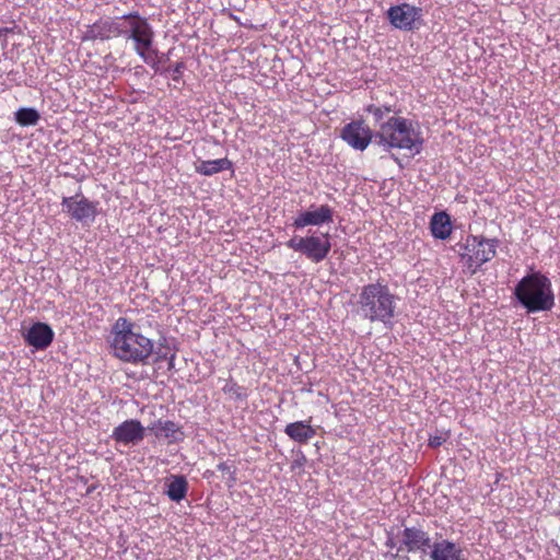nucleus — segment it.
<instances>
[{"mask_svg":"<svg viewBox=\"0 0 560 560\" xmlns=\"http://www.w3.org/2000/svg\"><path fill=\"white\" fill-rule=\"evenodd\" d=\"M217 469L229 476V487H231L236 481V468L234 465L222 462L217 465Z\"/></svg>","mask_w":560,"mask_h":560,"instance_id":"26","label":"nucleus"},{"mask_svg":"<svg viewBox=\"0 0 560 560\" xmlns=\"http://www.w3.org/2000/svg\"><path fill=\"white\" fill-rule=\"evenodd\" d=\"M373 131L363 120H352L346 124L340 138L352 149L364 151L374 139Z\"/></svg>","mask_w":560,"mask_h":560,"instance_id":"10","label":"nucleus"},{"mask_svg":"<svg viewBox=\"0 0 560 560\" xmlns=\"http://www.w3.org/2000/svg\"><path fill=\"white\" fill-rule=\"evenodd\" d=\"M365 110L373 115L375 121L378 125L383 122L382 120L385 115L389 113H396V110L390 105L376 106L374 104H371L366 107Z\"/></svg>","mask_w":560,"mask_h":560,"instance_id":"24","label":"nucleus"},{"mask_svg":"<svg viewBox=\"0 0 560 560\" xmlns=\"http://www.w3.org/2000/svg\"><path fill=\"white\" fill-rule=\"evenodd\" d=\"M15 121L23 126H35L40 119V115L34 107H21L14 113Z\"/></svg>","mask_w":560,"mask_h":560,"instance_id":"22","label":"nucleus"},{"mask_svg":"<svg viewBox=\"0 0 560 560\" xmlns=\"http://www.w3.org/2000/svg\"><path fill=\"white\" fill-rule=\"evenodd\" d=\"M445 441L446 436L443 434L431 435L429 438V446L432 448H436L441 446Z\"/></svg>","mask_w":560,"mask_h":560,"instance_id":"29","label":"nucleus"},{"mask_svg":"<svg viewBox=\"0 0 560 560\" xmlns=\"http://www.w3.org/2000/svg\"><path fill=\"white\" fill-rule=\"evenodd\" d=\"M498 244V238L468 235L465 243L456 244V250L469 275H475L485 262L495 256Z\"/></svg>","mask_w":560,"mask_h":560,"instance_id":"5","label":"nucleus"},{"mask_svg":"<svg viewBox=\"0 0 560 560\" xmlns=\"http://www.w3.org/2000/svg\"><path fill=\"white\" fill-rule=\"evenodd\" d=\"M334 221V209L329 205H312L307 210L300 211L293 219L292 226L296 230L306 226H322Z\"/></svg>","mask_w":560,"mask_h":560,"instance_id":"11","label":"nucleus"},{"mask_svg":"<svg viewBox=\"0 0 560 560\" xmlns=\"http://www.w3.org/2000/svg\"><path fill=\"white\" fill-rule=\"evenodd\" d=\"M62 211L82 226H91L98 215V202L90 200L81 190L70 197H62Z\"/></svg>","mask_w":560,"mask_h":560,"instance_id":"8","label":"nucleus"},{"mask_svg":"<svg viewBox=\"0 0 560 560\" xmlns=\"http://www.w3.org/2000/svg\"><path fill=\"white\" fill-rule=\"evenodd\" d=\"M125 19L124 36L133 44V50L139 57H143V49H151L155 33L148 19L139 12L132 11L122 15Z\"/></svg>","mask_w":560,"mask_h":560,"instance_id":"6","label":"nucleus"},{"mask_svg":"<svg viewBox=\"0 0 560 560\" xmlns=\"http://www.w3.org/2000/svg\"><path fill=\"white\" fill-rule=\"evenodd\" d=\"M222 390L233 397L237 401H245L248 397L246 388L243 386H240L236 382H234L232 378L226 381L225 385L223 386Z\"/></svg>","mask_w":560,"mask_h":560,"instance_id":"23","label":"nucleus"},{"mask_svg":"<svg viewBox=\"0 0 560 560\" xmlns=\"http://www.w3.org/2000/svg\"><path fill=\"white\" fill-rule=\"evenodd\" d=\"M2 538H3V535H2V533L0 532V541L2 540Z\"/></svg>","mask_w":560,"mask_h":560,"instance_id":"35","label":"nucleus"},{"mask_svg":"<svg viewBox=\"0 0 560 560\" xmlns=\"http://www.w3.org/2000/svg\"><path fill=\"white\" fill-rule=\"evenodd\" d=\"M168 60L167 55L165 54H159L156 61H159V68H161V65Z\"/></svg>","mask_w":560,"mask_h":560,"instance_id":"32","label":"nucleus"},{"mask_svg":"<svg viewBox=\"0 0 560 560\" xmlns=\"http://www.w3.org/2000/svg\"><path fill=\"white\" fill-rule=\"evenodd\" d=\"M145 436V428L137 419H128L114 428L110 439L116 445L137 446Z\"/></svg>","mask_w":560,"mask_h":560,"instance_id":"12","label":"nucleus"},{"mask_svg":"<svg viewBox=\"0 0 560 560\" xmlns=\"http://www.w3.org/2000/svg\"><path fill=\"white\" fill-rule=\"evenodd\" d=\"M233 162L228 158L217 160H198L195 163V171L203 176H213L223 171H233Z\"/></svg>","mask_w":560,"mask_h":560,"instance_id":"17","label":"nucleus"},{"mask_svg":"<svg viewBox=\"0 0 560 560\" xmlns=\"http://www.w3.org/2000/svg\"><path fill=\"white\" fill-rule=\"evenodd\" d=\"M100 33L102 34L101 40H107L112 37L124 36L125 19L122 16L116 19H108L105 21H97Z\"/></svg>","mask_w":560,"mask_h":560,"instance_id":"21","label":"nucleus"},{"mask_svg":"<svg viewBox=\"0 0 560 560\" xmlns=\"http://www.w3.org/2000/svg\"><path fill=\"white\" fill-rule=\"evenodd\" d=\"M55 332L46 323L37 322L33 324L24 334L25 342L36 350L47 349L52 340Z\"/></svg>","mask_w":560,"mask_h":560,"instance_id":"14","label":"nucleus"},{"mask_svg":"<svg viewBox=\"0 0 560 560\" xmlns=\"http://www.w3.org/2000/svg\"><path fill=\"white\" fill-rule=\"evenodd\" d=\"M385 546L387 548H395L399 546V538L397 537V535L395 536L393 532H387L386 534V540H385Z\"/></svg>","mask_w":560,"mask_h":560,"instance_id":"30","label":"nucleus"},{"mask_svg":"<svg viewBox=\"0 0 560 560\" xmlns=\"http://www.w3.org/2000/svg\"><path fill=\"white\" fill-rule=\"evenodd\" d=\"M100 26L98 22H95L94 24L90 25L84 34V39H101L102 34L100 33Z\"/></svg>","mask_w":560,"mask_h":560,"instance_id":"27","label":"nucleus"},{"mask_svg":"<svg viewBox=\"0 0 560 560\" xmlns=\"http://www.w3.org/2000/svg\"><path fill=\"white\" fill-rule=\"evenodd\" d=\"M143 57H140L148 66H150L154 72H161V68H159V61H156V58L159 56V50L151 47V49H143Z\"/></svg>","mask_w":560,"mask_h":560,"instance_id":"25","label":"nucleus"},{"mask_svg":"<svg viewBox=\"0 0 560 560\" xmlns=\"http://www.w3.org/2000/svg\"><path fill=\"white\" fill-rule=\"evenodd\" d=\"M303 462H305V456L302 454L301 459H296L292 464V469H295L296 467H301L303 465Z\"/></svg>","mask_w":560,"mask_h":560,"instance_id":"33","label":"nucleus"},{"mask_svg":"<svg viewBox=\"0 0 560 560\" xmlns=\"http://www.w3.org/2000/svg\"><path fill=\"white\" fill-rule=\"evenodd\" d=\"M422 10L409 3L393 5L387 10V19L390 24L399 30L411 31L415 22L421 18Z\"/></svg>","mask_w":560,"mask_h":560,"instance_id":"13","label":"nucleus"},{"mask_svg":"<svg viewBox=\"0 0 560 560\" xmlns=\"http://www.w3.org/2000/svg\"><path fill=\"white\" fill-rule=\"evenodd\" d=\"M165 493L170 500L180 502L185 499L188 491V482L183 475H172L166 479Z\"/></svg>","mask_w":560,"mask_h":560,"instance_id":"19","label":"nucleus"},{"mask_svg":"<svg viewBox=\"0 0 560 560\" xmlns=\"http://www.w3.org/2000/svg\"><path fill=\"white\" fill-rule=\"evenodd\" d=\"M185 69L184 62H176L172 68L166 69L165 71L172 72V79L174 81H179Z\"/></svg>","mask_w":560,"mask_h":560,"instance_id":"28","label":"nucleus"},{"mask_svg":"<svg viewBox=\"0 0 560 560\" xmlns=\"http://www.w3.org/2000/svg\"><path fill=\"white\" fill-rule=\"evenodd\" d=\"M429 550L431 560H467L463 548L448 539H436Z\"/></svg>","mask_w":560,"mask_h":560,"instance_id":"15","label":"nucleus"},{"mask_svg":"<svg viewBox=\"0 0 560 560\" xmlns=\"http://www.w3.org/2000/svg\"><path fill=\"white\" fill-rule=\"evenodd\" d=\"M513 295L528 314L547 312L555 306L550 279L540 271L524 276L515 285Z\"/></svg>","mask_w":560,"mask_h":560,"instance_id":"4","label":"nucleus"},{"mask_svg":"<svg viewBox=\"0 0 560 560\" xmlns=\"http://www.w3.org/2000/svg\"><path fill=\"white\" fill-rule=\"evenodd\" d=\"M399 538L398 551L428 553L432 540L428 532L421 526H405L397 534Z\"/></svg>","mask_w":560,"mask_h":560,"instance_id":"9","label":"nucleus"},{"mask_svg":"<svg viewBox=\"0 0 560 560\" xmlns=\"http://www.w3.org/2000/svg\"><path fill=\"white\" fill-rule=\"evenodd\" d=\"M284 433L294 442L307 443L316 434V431L307 421H295L285 425Z\"/></svg>","mask_w":560,"mask_h":560,"instance_id":"18","label":"nucleus"},{"mask_svg":"<svg viewBox=\"0 0 560 560\" xmlns=\"http://www.w3.org/2000/svg\"><path fill=\"white\" fill-rule=\"evenodd\" d=\"M386 557L390 560H410L409 556L407 555L400 556L398 550L395 553H386Z\"/></svg>","mask_w":560,"mask_h":560,"instance_id":"31","label":"nucleus"},{"mask_svg":"<svg viewBox=\"0 0 560 560\" xmlns=\"http://www.w3.org/2000/svg\"><path fill=\"white\" fill-rule=\"evenodd\" d=\"M154 431L158 439L164 438L167 442L179 443L184 440L185 433L180 425L171 420H158L149 428Z\"/></svg>","mask_w":560,"mask_h":560,"instance_id":"16","label":"nucleus"},{"mask_svg":"<svg viewBox=\"0 0 560 560\" xmlns=\"http://www.w3.org/2000/svg\"><path fill=\"white\" fill-rule=\"evenodd\" d=\"M430 229L435 238L446 240L452 233L450 215L445 212L434 213L430 221Z\"/></svg>","mask_w":560,"mask_h":560,"instance_id":"20","label":"nucleus"},{"mask_svg":"<svg viewBox=\"0 0 560 560\" xmlns=\"http://www.w3.org/2000/svg\"><path fill=\"white\" fill-rule=\"evenodd\" d=\"M416 125L405 117H389L386 121L380 124L374 135V141L386 152L400 149L408 150L412 155H417L422 151L424 141Z\"/></svg>","mask_w":560,"mask_h":560,"instance_id":"2","label":"nucleus"},{"mask_svg":"<svg viewBox=\"0 0 560 560\" xmlns=\"http://www.w3.org/2000/svg\"><path fill=\"white\" fill-rule=\"evenodd\" d=\"M285 246L294 252L301 253L312 262L318 264L327 258L331 250L329 233H308L305 236H293Z\"/></svg>","mask_w":560,"mask_h":560,"instance_id":"7","label":"nucleus"},{"mask_svg":"<svg viewBox=\"0 0 560 560\" xmlns=\"http://www.w3.org/2000/svg\"><path fill=\"white\" fill-rule=\"evenodd\" d=\"M398 296L394 294L384 281L365 284L358 296L360 314L370 322L392 325L395 317Z\"/></svg>","mask_w":560,"mask_h":560,"instance_id":"3","label":"nucleus"},{"mask_svg":"<svg viewBox=\"0 0 560 560\" xmlns=\"http://www.w3.org/2000/svg\"><path fill=\"white\" fill-rule=\"evenodd\" d=\"M93 490H94V487H90L86 492L91 493Z\"/></svg>","mask_w":560,"mask_h":560,"instance_id":"34","label":"nucleus"},{"mask_svg":"<svg viewBox=\"0 0 560 560\" xmlns=\"http://www.w3.org/2000/svg\"><path fill=\"white\" fill-rule=\"evenodd\" d=\"M108 343L115 358L131 364H147L154 351L153 340L137 331L127 317H118L113 324Z\"/></svg>","mask_w":560,"mask_h":560,"instance_id":"1","label":"nucleus"}]
</instances>
